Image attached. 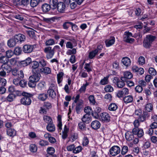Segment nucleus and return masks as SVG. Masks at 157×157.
Returning a JSON list of instances; mask_svg holds the SVG:
<instances>
[{
	"instance_id": "obj_54",
	"label": "nucleus",
	"mask_w": 157,
	"mask_h": 157,
	"mask_svg": "<svg viewBox=\"0 0 157 157\" xmlns=\"http://www.w3.org/2000/svg\"><path fill=\"white\" fill-rule=\"evenodd\" d=\"M23 78H18V77H16L14 78L13 80V83L16 86H18L19 84L20 80Z\"/></svg>"
},
{
	"instance_id": "obj_1",
	"label": "nucleus",
	"mask_w": 157,
	"mask_h": 157,
	"mask_svg": "<svg viewBox=\"0 0 157 157\" xmlns=\"http://www.w3.org/2000/svg\"><path fill=\"white\" fill-rule=\"evenodd\" d=\"M156 38L155 36L150 35H147L143 41V46L146 48H149Z\"/></svg>"
},
{
	"instance_id": "obj_46",
	"label": "nucleus",
	"mask_w": 157,
	"mask_h": 157,
	"mask_svg": "<svg viewBox=\"0 0 157 157\" xmlns=\"http://www.w3.org/2000/svg\"><path fill=\"white\" fill-rule=\"evenodd\" d=\"M153 105L151 103L147 104L145 106V109L147 112H150L152 110Z\"/></svg>"
},
{
	"instance_id": "obj_6",
	"label": "nucleus",
	"mask_w": 157,
	"mask_h": 157,
	"mask_svg": "<svg viewBox=\"0 0 157 157\" xmlns=\"http://www.w3.org/2000/svg\"><path fill=\"white\" fill-rule=\"evenodd\" d=\"M121 151L120 148L117 146H114L109 150L110 154L113 156H115L119 154Z\"/></svg>"
},
{
	"instance_id": "obj_38",
	"label": "nucleus",
	"mask_w": 157,
	"mask_h": 157,
	"mask_svg": "<svg viewBox=\"0 0 157 157\" xmlns=\"http://www.w3.org/2000/svg\"><path fill=\"white\" fill-rule=\"evenodd\" d=\"M40 2V0H31L30 5L31 7H34L37 6Z\"/></svg>"
},
{
	"instance_id": "obj_48",
	"label": "nucleus",
	"mask_w": 157,
	"mask_h": 157,
	"mask_svg": "<svg viewBox=\"0 0 157 157\" xmlns=\"http://www.w3.org/2000/svg\"><path fill=\"white\" fill-rule=\"evenodd\" d=\"M63 75V73L61 71L59 72V74H57V80L59 83L61 82Z\"/></svg>"
},
{
	"instance_id": "obj_27",
	"label": "nucleus",
	"mask_w": 157,
	"mask_h": 157,
	"mask_svg": "<svg viewBox=\"0 0 157 157\" xmlns=\"http://www.w3.org/2000/svg\"><path fill=\"white\" fill-rule=\"evenodd\" d=\"M32 72L33 73V75L32 76H35L36 77H38L39 79H40V69L39 70L38 68L34 69H32Z\"/></svg>"
},
{
	"instance_id": "obj_23",
	"label": "nucleus",
	"mask_w": 157,
	"mask_h": 157,
	"mask_svg": "<svg viewBox=\"0 0 157 157\" xmlns=\"http://www.w3.org/2000/svg\"><path fill=\"white\" fill-rule=\"evenodd\" d=\"M149 117L148 113L146 111H143V113L141 114L139 119L141 122H143L145 121L146 118Z\"/></svg>"
},
{
	"instance_id": "obj_26",
	"label": "nucleus",
	"mask_w": 157,
	"mask_h": 157,
	"mask_svg": "<svg viewBox=\"0 0 157 157\" xmlns=\"http://www.w3.org/2000/svg\"><path fill=\"white\" fill-rule=\"evenodd\" d=\"M115 41V38L113 36L110 38L109 40H106L105 41L106 47H109L113 44Z\"/></svg>"
},
{
	"instance_id": "obj_12",
	"label": "nucleus",
	"mask_w": 157,
	"mask_h": 157,
	"mask_svg": "<svg viewBox=\"0 0 157 157\" xmlns=\"http://www.w3.org/2000/svg\"><path fill=\"white\" fill-rule=\"evenodd\" d=\"M56 8L59 12L63 13L65 11L66 5L64 3L60 2L58 3Z\"/></svg>"
},
{
	"instance_id": "obj_7",
	"label": "nucleus",
	"mask_w": 157,
	"mask_h": 157,
	"mask_svg": "<svg viewBox=\"0 0 157 157\" xmlns=\"http://www.w3.org/2000/svg\"><path fill=\"white\" fill-rule=\"evenodd\" d=\"M21 103L25 105H29L32 102L30 97L28 96H24L21 99Z\"/></svg>"
},
{
	"instance_id": "obj_52",
	"label": "nucleus",
	"mask_w": 157,
	"mask_h": 157,
	"mask_svg": "<svg viewBox=\"0 0 157 157\" xmlns=\"http://www.w3.org/2000/svg\"><path fill=\"white\" fill-rule=\"evenodd\" d=\"M105 91L106 92H111L113 90V88L110 85H106L104 88Z\"/></svg>"
},
{
	"instance_id": "obj_47",
	"label": "nucleus",
	"mask_w": 157,
	"mask_h": 157,
	"mask_svg": "<svg viewBox=\"0 0 157 157\" xmlns=\"http://www.w3.org/2000/svg\"><path fill=\"white\" fill-rule=\"evenodd\" d=\"M13 55V52L11 50H8L6 52V56L8 58H10Z\"/></svg>"
},
{
	"instance_id": "obj_9",
	"label": "nucleus",
	"mask_w": 157,
	"mask_h": 157,
	"mask_svg": "<svg viewBox=\"0 0 157 157\" xmlns=\"http://www.w3.org/2000/svg\"><path fill=\"white\" fill-rule=\"evenodd\" d=\"M36 45H25L23 47V51L25 53H29L33 50Z\"/></svg>"
},
{
	"instance_id": "obj_45",
	"label": "nucleus",
	"mask_w": 157,
	"mask_h": 157,
	"mask_svg": "<svg viewBox=\"0 0 157 157\" xmlns=\"http://www.w3.org/2000/svg\"><path fill=\"white\" fill-rule=\"evenodd\" d=\"M21 48L19 47H17L14 49V53L15 55H19L21 54Z\"/></svg>"
},
{
	"instance_id": "obj_55",
	"label": "nucleus",
	"mask_w": 157,
	"mask_h": 157,
	"mask_svg": "<svg viewBox=\"0 0 157 157\" xmlns=\"http://www.w3.org/2000/svg\"><path fill=\"white\" fill-rule=\"evenodd\" d=\"M84 111L86 113V114H90L93 111L91 108L88 106L85 107Z\"/></svg>"
},
{
	"instance_id": "obj_10",
	"label": "nucleus",
	"mask_w": 157,
	"mask_h": 157,
	"mask_svg": "<svg viewBox=\"0 0 157 157\" xmlns=\"http://www.w3.org/2000/svg\"><path fill=\"white\" fill-rule=\"evenodd\" d=\"M132 132L134 135H137L139 138L141 137L144 134L143 130L138 128H134L132 129Z\"/></svg>"
},
{
	"instance_id": "obj_28",
	"label": "nucleus",
	"mask_w": 157,
	"mask_h": 157,
	"mask_svg": "<svg viewBox=\"0 0 157 157\" xmlns=\"http://www.w3.org/2000/svg\"><path fill=\"white\" fill-rule=\"evenodd\" d=\"M46 128L48 131L50 132H54L55 130V127L53 123L48 124Z\"/></svg>"
},
{
	"instance_id": "obj_43",
	"label": "nucleus",
	"mask_w": 157,
	"mask_h": 157,
	"mask_svg": "<svg viewBox=\"0 0 157 157\" xmlns=\"http://www.w3.org/2000/svg\"><path fill=\"white\" fill-rule=\"evenodd\" d=\"M39 65V63L37 62L34 61L31 62V66L32 69H34L38 68Z\"/></svg>"
},
{
	"instance_id": "obj_37",
	"label": "nucleus",
	"mask_w": 157,
	"mask_h": 157,
	"mask_svg": "<svg viewBox=\"0 0 157 157\" xmlns=\"http://www.w3.org/2000/svg\"><path fill=\"white\" fill-rule=\"evenodd\" d=\"M69 2L70 3V7L72 9H75L78 4L77 2L75 0H70Z\"/></svg>"
},
{
	"instance_id": "obj_2",
	"label": "nucleus",
	"mask_w": 157,
	"mask_h": 157,
	"mask_svg": "<svg viewBox=\"0 0 157 157\" xmlns=\"http://www.w3.org/2000/svg\"><path fill=\"white\" fill-rule=\"evenodd\" d=\"M131 37H133L132 33L128 31L125 32L123 35L124 41L127 43H132L135 41V40L130 38Z\"/></svg>"
},
{
	"instance_id": "obj_31",
	"label": "nucleus",
	"mask_w": 157,
	"mask_h": 157,
	"mask_svg": "<svg viewBox=\"0 0 157 157\" xmlns=\"http://www.w3.org/2000/svg\"><path fill=\"white\" fill-rule=\"evenodd\" d=\"M7 133L9 136L13 137L15 136L16 134V132L14 129L8 128L7 130Z\"/></svg>"
},
{
	"instance_id": "obj_3",
	"label": "nucleus",
	"mask_w": 157,
	"mask_h": 157,
	"mask_svg": "<svg viewBox=\"0 0 157 157\" xmlns=\"http://www.w3.org/2000/svg\"><path fill=\"white\" fill-rule=\"evenodd\" d=\"M10 72L12 75L15 77L24 78V74L22 70H18L17 68H15L11 69Z\"/></svg>"
},
{
	"instance_id": "obj_40",
	"label": "nucleus",
	"mask_w": 157,
	"mask_h": 157,
	"mask_svg": "<svg viewBox=\"0 0 157 157\" xmlns=\"http://www.w3.org/2000/svg\"><path fill=\"white\" fill-rule=\"evenodd\" d=\"M109 76L104 77L103 79L101 80L100 84L102 85H105L108 83V78Z\"/></svg>"
},
{
	"instance_id": "obj_58",
	"label": "nucleus",
	"mask_w": 157,
	"mask_h": 157,
	"mask_svg": "<svg viewBox=\"0 0 157 157\" xmlns=\"http://www.w3.org/2000/svg\"><path fill=\"white\" fill-rule=\"evenodd\" d=\"M89 140L86 136H84L83 139L82 144L83 146L87 145L89 143Z\"/></svg>"
},
{
	"instance_id": "obj_63",
	"label": "nucleus",
	"mask_w": 157,
	"mask_h": 157,
	"mask_svg": "<svg viewBox=\"0 0 157 157\" xmlns=\"http://www.w3.org/2000/svg\"><path fill=\"white\" fill-rule=\"evenodd\" d=\"M138 62L140 64L143 65L145 63L144 58L142 56H140L138 59Z\"/></svg>"
},
{
	"instance_id": "obj_24",
	"label": "nucleus",
	"mask_w": 157,
	"mask_h": 157,
	"mask_svg": "<svg viewBox=\"0 0 157 157\" xmlns=\"http://www.w3.org/2000/svg\"><path fill=\"white\" fill-rule=\"evenodd\" d=\"M31 62V58L28 57L25 60L21 61L20 62V64L22 66L25 67L29 65Z\"/></svg>"
},
{
	"instance_id": "obj_32",
	"label": "nucleus",
	"mask_w": 157,
	"mask_h": 157,
	"mask_svg": "<svg viewBox=\"0 0 157 157\" xmlns=\"http://www.w3.org/2000/svg\"><path fill=\"white\" fill-rule=\"evenodd\" d=\"M58 3L57 0H50V5L51 8L53 9H56Z\"/></svg>"
},
{
	"instance_id": "obj_64",
	"label": "nucleus",
	"mask_w": 157,
	"mask_h": 157,
	"mask_svg": "<svg viewBox=\"0 0 157 157\" xmlns=\"http://www.w3.org/2000/svg\"><path fill=\"white\" fill-rule=\"evenodd\" d=\"M39 144L41 146H44L47 145L48 144V142L44 140H41L39 142Z\"/></svg>"
},
{
	"instance_id": "obj_51",
	"label": "nucleus",
	"mask_w": 157,
	"mask_h": 157,
	"mask_svg": "<svg viewBox=\"0 0 157 157\" xmlns=\"http://www.w3.org/2000/svg\"><path fill=\"white\" fill-rule=\"evenodd\" d=\"M76 53V50L75 48H73L72 50L69 49L67 52L66 54L68 55H74Z\"/></svg>"
},
{
	"instance_id": "obj_60",
	"label": "nucleus",
	"mask_w": 157,
	"mask_h": 157,
	"mask_svg": "<svg viewBox=\"0 0 157 157\" xmlns=\"http://www.w3.org/2000/svg\"><path fill=\"white\" fill-rule=\"evenodd\" d=\"M89 100L90 103L93 105H94L96 103L94 99V97L93 95H91L89 97Z\"/></svg>"
},
{
	"instance_id": "obj_57",
	"label": "nucleus",
	"mask_w": 157,
	"mask_h": 157,
	"mask_svg": "<svg viewBox=\"0 0 157 157\" xmlns=\"http://www.w3.org/2000/svg\"><path fill=\"white\" fill-rule=\"evenodd\" d=\"M40 64L41 67H44L47 65V62L43 59L40 60L39 62V64Z\"/></svg>"
},
{
	"instance_id": "obj_50",
	"label": "nucleus",
	"mask_w": 157,
	"mask_h": 157,
	"mask_svg": "<svg viewBox=\"0 0 157 157\" xmlns=\"http://www.w3.org/2000/svg\"><path fill=\"white\" fill-rule=\"evenodd\" d=\"M78 126L80 129L82 130H86V124L83 122H80L78 124Z\"/></svg>"
},
{
	"instance_id": "obj_18",
	"label": "nucleus",
	"mask_w": 157,
	"mask_h": 157,
	"mask_svg": "<svg viewBox=\"0 0 157 157\" xmlns=\"http://www.w3.org/2000/svg\"><path fill=\"white\" fill-rule=\"evenodd\" d=\"M11 69V67L8 63L2 64L1 66V69L7 72V73L10 72Z\"/></svg>"
},
{
	"instance_id": "obj_42",
	"label": "nucleus",
	"mask_w": 157,
	"mask_h": 157,
	"mask_svg": "<svg viewBox=\"0 0 157 157\" xmlns=\"http://www.w3.org/2000/svg\"><path fill=\"white\" fill-rule=\"evenodd\" d=\"M89 85V83L87 81H86V84H83L79 89V92L80 93H82V92H84L86 90V86H88Z\"/></svg>"
},
{
	"instance_id": "obj_15",
	"label": "nucleus",
	"mask_w": 157,
	"mask_h": 157,
	"mask_svg": "<svg viewBox=\"0 0 157 157\" xmlns=\"http://www.w3.org/2000/svg\"><path fill=\"white\" fill-rule=\"evenodd\" d=\"M82 121L88 124L91 120V117L90 114H86L82 118Z\"/></svg>"
},
{
	"instance_id": "obj_56",
	"label": "nucleus",
	"mask_w": 157,
	"mask_h": 157,
	"mask_svg": "<svg viewBox=\"0 0 157 157\" xmlns=\"http://www.w3.org/2000/svg\"><path fill=\"white\" fill-rule=\"evenodd\" d=\"M72 24V22H71L66 21L63 23V28L65 29H67L71 25V24Z\"/></svg>"
},
{
	"instance_id": "obj_33",
	"label": "nucleus",
	"mask_w": 157,
	"mask_h": 157,
	"mask_svg": "<svg viewBox=\"0 0 157 157\" xmlns=\"http://www.w3.org/2000/svg\"><path fill=\"white\" fill-rule=\"evenodd\" d=\"M47 94L45 93H41L38 96V99L42 101H45L48 98Z\"/></svg>"
},
{
	"instance_id": "obj_53",
	"label": "nucleus",
	"mask_w": 157,
	"mask_h": 157,
	"mask_svg": "<svg viewBox=\"0 0 157 157\" xmlns=\"http://www.w3.org/2000/svg\"><path fill=\"white\" fill-rule=\"evenodd\" d=\"M43 106L47 109H49L52 108L51 104V103L48 101L45 102L44 103Z\"/></svg>"
},
{
	"instance_id": "obj_8",
	"label": "nucleus",
	"mask_w": 157,
	"mask_h": 157,
	"mask_svg": "<svg viewBox=\"0 0 157 157\" xmlns=\"http://www.w3.org/2000/svg\"><path fill=\"white\" fill-rule=\"evenodd\" d=\"M99 119L100 121L106 122H109L110 121V116L106 113H103L100 114L99 116Z\"/></svg>"
},
{
	"instance_id": "obj_44",
	"label": "nucleus",
	"mask_w": 157,
	"mask_h": 157,
	"mask_svg": "<svg viewBox=\"0 0 157 157\" xmlns=\"http://www.w3.org/2000/svg\"><path fill=\"white\" fill-rule=\"evenodd\" d=\"M43 118L44 121L48 124L52 123V121L51 117L47 116H44Z\"/></svg>"
},
{
	"instance_id": "obj_29",
	"label": "nucleus",
	"mask_w": 157,
	"mask_h": 157,
	"mask_svg": "<svg viewBox=\"0 0 157 157\" xmlns=\"http://www.w3.org/2000/svg\"><path fill=\"white\" fill-rule=\"evenodd\" d=\"M48 94L49 95V96L51 97L52 98H55L56 95V94L54 90L50 88L47 91Z\"/></svg>"
},
{
	"instance_id": "obj_14",
	"label": "nucleus",
	"mask_w": 157,
	"mask_h": 157,
	"mask_svg": "<svg viewBox=\"0 0 157 157\" xmlns=\"http://www.w3.org/2000/svg\"><path fill=\"white\" fill-rule=\"evenodd\" d=\"M14 36L15 37V39H16L18 42H20V43L24 41L25 40V36L19 33L16 35Z\"/></svg>"
},
{
	"instance_id": "obj_61",
	"label": "nucleus",
	"mask_w": 157,
	"mask_h": 157,
	"mask_svg": "<svg viewBox=\"0 0 157 157\" xmlns=\"http://www.w3.org/2000/svg\"><path fill=\"white\" fill-rule=\"evenodd\" d=\"M149 72L152 75H155L156 74V70L152 67H150L149 68Z\"/></svg>"
},
{
	"instance_id": "obj_13",
	"label": "nucleus",
	"mask_w": 157,
	"mask_h": 157,
	"mask_svg": "<svg viewBox=\"0 0 157 157\" xmlns=\"http://www.w3.org/2000/svg\"><path fill=\"white\" fill-rule=\"evenodd\" d=\"M133 77L132 73L129 71H126L124 73V76L121 77V79L122 81H127L128 79L131 78Z\"/></svg>"
},
{
	"instance_id": "obj_4",
	"label": "nucleus",
	"mask_w": 157,
	"mask_h": 157,
	"mask_svg": "<svg viewBox=\"0 0 157 157\" xmlns=\"http://www.w3.org/2000/svg\"><path fill=\"white\" fill-rule=\"evenodd\" d=\"M38 77L31 76L29 78V82L28 83L29 86L30 87L33 88L35 87L36 82L39 80Z\"/></svg>"
},
{
	"instance_id": "obj_62",
	"label": "nucleus",
	"mask_w": 157,
	"mask_h": 157,
	"mask_svg": "<svg viewBox=\"0 0 157 157\" xmlns=\"http://www.w3.org/2000/svg\"><path fill=\"white\" fill-rule=\"evenodd\" d=\"M27 84V81L25 80H22L20 81L19 85L21 87L24 88L26 86Z\"/></svg>"
},
{
	"instance_id": "obj_59",
	"label": "nucleus",
	"mask_w": 157,
	"mask_h": 157,
	"mask_svg": "<svg viewBox=\"0 0 157 157\" xmlns=\"http://www.w3.org/2000/svg\"><path fill=\"white\" fill-rule=\"evenodd\" d=\"M124 82L125 81L122 80L121 81L119 80L117 84H116V85L118 88H121L123 87L125 85V83H124Z\"/></svg>"
},
{
	"instance_id": "obj_5",
	"label": "nucleus",
	"mask_w": 157,
	"mask_h": 157,
	"mask_svg": "<svg viewBox=\"0 0 157 157\" xmlns=\"http://www.w3.org/2000/svg\"><path fill=\"white\" fill-rule=\"evenodd\" d=\"M44 52L46 54V57L48 59L52 58L55 53L54 49H52V47H50L45 48L44 49Z\"/></svg>"
},
{
	"instance_id": "obj_11",
	"label": "nucleus",
	"mask_w": 157,
	"mask_h": 157,
	"mask_svg": "<svg viewBox=\"0 0 157 157\" xmlns=\"http://www.w3.org/2000/svg\"><path fill=\"white\" fill-rule=\"evenodd\" d=\"M47 151V157H57L56 154H54L55 150L53 147H48Z\"/></svg>"
},
{
	"instance_id": "obj_19",
	"label": "nucleus",
	"mask_w": 157,
	"mask_h": 157,
	"mask_svg": "<svg viewBox=\"0 0 157 157\" xmlns=\"http://www.w3.org/2000/svg\"><path fill=\"white\" fill-rule=\"evenodd\" d=\"M45 82L42 81L40 82L36 86V88L38 91H41L44 90L45 87Z\"/></svg>"
},
{
	"instance_id": "obj_22",
	"label": "nucleus",
	"mask_w": 157,
	"mask_h": 157,
	"mask_svg": "<svg viewBox=\"0 0 157 157\" xmlns=\"http://www.w3.org/2000/svg\"><path fill=\"white\" fill-rule=\"evenodd\" d=\"M123 64L126 67H128L131 64V61L130 59L127 57L123 58L121 60Z\"/></svg>"
},
{
	"instance_id": "obj_21",
	"label": "nucleus",
	"mask_w": 157,
	"mask_h": 157,
	"mask_svg": "<svg viewBox=\"0 0 157 157\" xmlns=\"http://www.w3.org/2000/svg\"><path fill=\"white\" fill-rule=\"evenodd\" d=\"M100 122L97 120L94 121L91 123V126L92 128L94 129H97L100 127Z\"/></svg>"
},
{
	"instance_id": "obj_49",
	"label": "nucleus",
	"mask_w": 157,
	"mask_h": 157,
	"mask_svg": "<svg viewBox=\"0 0 157 157\" xmlns=\"http://www.w3.org/2000/svg\"><path fill=\"white\" fill-rule=\"evenodd\" d=\"M128 147L127 146H124L122 148L121 151V154L124 155H125L128 151Z\"/></svg>"
},
{
	"instance_id": "obj_30",
	"label": "nucleus",
	"mask_w": 157,
	"mask_h": 157,
	"mask_svg": "<svg viewBox=\"0 0 157 157\" xmlns=\"http://www.w3.org/2000/svg\"><path fill=\"white\" fill-rule=\"evenodd\" d=\"M123 99L124 102L127 104L132 102L133 100V98L131 95H128L124 97Z\"/></svg>"
},
{
	"instance_id": "obj_39",
	"label": "nucleus",
	"mask_w": 157,
	"mask_h": 157,
	"mask_svg": "<svg viewBox=\"0 0 157 157\" xmlns=\"http://www.w3.org/2000/svg\"><path fill=\"white\" fill-rule=\"evenodd\" d=\"M37 147L35 144H31L29 146L30 151L33 153L36 152L37 151Z\"/></svg>"
},
{
	"instance_id": "obj_41",
	"label": "nucleus",
	"mask_w": 157,
	"mask_h": 157,
	"mask_svg": "<svg viewBox=\"0 0 157 157\" xmlns=\"http://www.w3.org/2000/svg\"><path fill=\"white\" fill-rule=\"evenodd\" d=\"M9 61V59L6 58L5 56H3L1 58H0V63L2 64L8 63Z\"/></svg>"
},
{
	"instance_id": "obj_25",
	"label": "nucleus",
	"mask_w": 157,
	"mask_h": 157,
	"mask_svg": "<svg viewBox=\"0 0 157 157\" xmlns=\"http://www.w3.org/2000/svg\"><path fill=\"white\" fill-rule=\"evenodd\" d=\"M51 7L50 5L44 3L42 5L41 8L43 11L44 13H46L50 10Z\"/></svg>"
},
{
	"instance_id": "obj_36",
	"label": "nucleus",
	"mask_w": 157,
	"mask_h": 157,
	"mask_svg": "<svg viewBox=\"0 0 157 157\" xmlns=\"http://www.w3.org/2000/svg\"><path fill=\"white\" fill-rule=\"evenodd\" d=\"M82 102L81 101L78 103L76 106L75 109L76 112L77 113H79L80 110L82 108Z\"/></svg>"
},
{
	"instance_id": "obj_35",
	"label": "nucleus",
	"mask_w": 157,
	"mask_h": 157,
	"mask_svg": "<svg viewBox=\"0 0 157 157\" xmlns=\"http://www.w3.org/2000/svg\"><path fill=\"white\" fill-rule=\"evenodd\" d=\"M16 97V96L15 94L13 93H11L7 96L6 100L9 102H12L13 101Z\"/></svg>"
},
{
	"instance_id": "obj_34",
	"label": "nucleus",
	"mask_w": 157,
	"mask_h": 157,
	"mask_svg": "<svg viewBox=\"0 0 157 157\" xmlns=\"http://www.w3.org/2000/svg\"><path fill=\"white\" fill-rule=\"evenodd\" d=\"M118 108V106L117 104L115 103H112L110 104L109 106V110L111 111H115Z\"/></svg>"
},
{
	"instance_id": "obj_16",
	"label": "nucleus",
	"mask_w": 157,
	"mask_h": 157,
	"mask_svg": "<svg viewBox=\"0 0 157 157\" xmlns=\"http://www.w3.org/2000/svg\"><path fill=\"white\" fill-rule=\"evenodd\" d=\"M17 43L18 42L15 39V37L14 36L13 38L10 39L8 41L7 45L9 47L12 48L15 46Z\"/></svg>"
},
{
	"instance_id": "obj_17",
	"label": "nucleus",
	"mask_w": 157,
	"mask_h": 157,
	"mask_svg": "<svg viewBox=\"0 0 157 157\" xmlns=\"http://www.w3.org/2000/svg\"><path fill=\"white\" fill-rule=\"evenodd\" d=\"M134 135L132 132L130 131H128L125 134V137L127 141H130L133 139Z\"/></svg>"
},
{
	"instance_id": "obj_20",
	"label": "nucleus",
	"mask_w": 157,
	"mask_h": 157,
	"mask_svg": "<svg viewBox=\"0 0 157 157\" xmlns=\"http://www.w3.org/2000/svg\"><path fill=\"white\" fill-rule=\"evenodd\" d=\"M40 72L41 73L48 75L51 73V69L48 67H44L40 69Z\"/></svg>"
}]
</instances>
